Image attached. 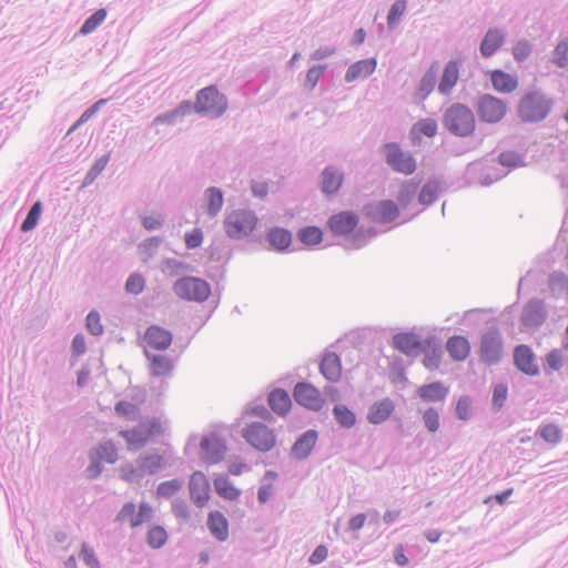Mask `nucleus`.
Returning <instances> with one entry per match:
<instances>
[{
  "label": "nucleus",
  "instance_id": "1a4fd4ad",
  "mask_svg": "<svg viewBox=\"0 0 568 568\" xmlns=\"http://www.w3.org/2000/svg\"><path fill=\"white\" fill-rule=\"evenodd\" d=\"M395 400L390 397L376 399L367 407L366 422L374 426L393 422L395 424V432L403 434L404 422L402 416L397 414Z\"/></svg>",
  "mask_w": 568,
  "mask_h": 568
},
{
  "label": "nucleus",
  "instance_id": "c756f323",
  "mask_svg": "<svg viewBox=\"0 0 568 568\" xmlns=\"http://www.w3.org/2000/svg\"><path fill=\"white\" fill-rule=\"evenodd\" d=\"M342 358L336 352L325 349L320 362V373L329 383H338L342 378Z\"/></svg>",
  "mask_w": 568,
  "mask_h": 568
},
{
  "label": "nucleus",
  "instance_id": "3c124183",
  "mask_svg": "<svg viewBox=\"0 0 568 568\" xmlns=\"http://www.w3.org/2000/svg\"><path fill=\"white\" fill-rule=\"evenodd\" d=\"M161 270L169 276H179L181 274L187 275L186 273L194 272L195 267L185 261L174 257H164L161 262Z\"/></svg>",
  "mask_w": 568,
  "mask_h": 568
},
{
  "label": "nucleus",
  "instance_id": "052dcab7",
  "mask_svg": "<svg viewBox=\"0 0 568 568\" xmlns=\"http://www.w3.org/2000/svg\"><path fill=\"white\" fill-rule=\"evenodd\" d=\"M119 473L120 478L129 484H138L145 477L141 466L138 464L134 466L130 462L123 463L119 468Z\"/></svg>",
  "mask_w": 568,
  "mask_h": 568
},
{
  "label": "nucleus",
  "instance_id": "4468645a",
  "mask_svg": "<svg viewBox=\"0 0 568 568\" xmlns=\"http://www.w3.org/2000/svg\"><path fill=\"white\" fill-rule=\"evenodd\" d=\"M465 63V55L462 52L452 57L443 67L438 79L437 92L444 97L452 94L460 79V70Z\"/></svg>",
  "mask_w": 568,
  "mask_h": 568
},
{
  "label": "nucleus",
  "instance_id": "ddd939ff",
  "mask_svg": "<svg viewBox=\"0 0 568 568\" xmlns=\"http://www.w3.org/2000/svg\"><path fill=\"white\" fill-rule=\"evenodd\" d=\"M550 111V102L538 92L523 97L518 105V114L523 121L536 122L544 120Z\"/></svg>",
  "mask_w": 568,
  "mask_h": 568
},
{
  "label": "nucleus",
  "instance_id": "09e8293b",
  "mask_svg": "<svg viewBox=\"0 0 568 568\" xmlns=\"http://www.w3.org/2000/svg\"><path fill=\"white\" fill-rule=\"evenodd\" d=\"M493 310L486 308H474L466 311L462 318V324L465 326H474L479 327L480 325L489 326L490 322L497 320V317L491 316Z\"/></svg>",
  "mask_w": 568,
  "mask_h": 568
},
{
  "label": "nucleus",
  "instance_id": "6e6552de",
  "mask_svg": "<svg viewBox=\"0 0 568 568\" xmlns=\"http://www.w3.org/2000/svg\"><path fill=\"white\" fill-rule=\"evenodd\" d=\"M241 435L253 449L263 454L271 452L277 444L275 430L261 420L247 423Z\"/></svg>",
  "mask_w": 568,
  "mask_h": 568
},
{
  "label": "nucleus",
  "instance_id": "a19ab883",
  "mask_svg": "<svg viewBox=\"0 0 568 568\" xmlns=\"http://www.w3.org/2000/svg\"><path fill=\"white\" fill-rule=\"evenodd\" d=\"M516 366L528 375H536L539 371L534 352L527 345H519L514 353Z\"/></svg>",
  "mask_w": 568,
  "mask_h": 568
},
{
  "label": "nucleus",
  "instance_id": "c03bdc74",
  "mask_svg": "<svg viewBox=\"0 0 568 568\" xmlns=\"http://www.w3.org/2000/svg\"><path fill=\"white\" fill-rule=\"evenodd\" d=\"M89 450L102 462L110 465L115 464L120 458L119 448L112 438H104L100 440Z\"/></svg>",
  "mask_w": 568,
  "mask_h": 568
},
{
  "label": "nucleus",
  "instance_id": "58836bf2",
  "mask_svg": "<svg viewBox=\"0 0 568 568\" xmlns=\"http://www.w3.org/2000/svg\"><path fill=\"white\" fill-rule=\"evenodd\" d=\"M446 349L454 362H464L470 355L471 346L464 335L454 334L446 342Z\"/></svg>",
  "mask_w": 568,
  "mask_h": 568
},
{
  "label": "nucleus",
  "instance_id": "603ef678",
  "mask_svg": "<svg viewBox=\"0 0 568 568\" xmlns=\"http://www.w3.org/2000/svg\"><path fill=\"white\" fill-rule=\"evenodd\" d=\"M407 0H395L387 12V30L394 31L398 28L407 10Z\"/></svg>",
  "mask_w": 568,
  "mask_h": 568
},
{
  "label": "nucleus",
  "instance_id": "20e7f679",
  "mask_svg": "<svg viewBox=\"0 0 568 568\" xmlns=\"http://www.w3.org/2000/svg\"><path fill=\"white\" fill-rule=\"evenodd\" d=\"M258 223L260 219L254 210L241 207L225 214L223 229L227 239L242 241L256 231Z\"/></svg>",
  "mask_w": 568,
  "mask_h": 568
},
{
  "label": "nucleus",
  "instance_id": "49530a36",
  "mask_svg": "<svg viewBox=\"0 0 568 568\" xmlns=\"http://www.w3.org/2000/svg\"><path fill=\"white\" fill-rule=\"evenodd\" d=\"M466 174L469 179H476L481 186H489L497 181L496 169H485L481 163H470L467 166Z\"/></svg>",
  "mask_w": 568,
  "mask_h": 568
},
{
  "label": "nucleus",
  "instance_id": "7c9ffc66",
  "mask_svg": "<svg viewBox=\"0 0 568 568\" xmlns=\"http://www.w3.org/2000/svg\"><path fill=\"white\" fill-rule=\"evenodd\" d=\"M476 114L480 122L497 123V97L490 93L479 94L474 102Z\"/></svg>",
  "mask_w": 568,
  "mask_h": 568
},
{
  "label": "nucleus",
  "instance_id": "423d86ee",
  "mask_svg": "<svg viewBox=\"0 0 568 568\" xmlns=\"http://www.w3.org/2000/svg\"><path fill=\"white\" fill-rule=\"evenodd\" d=\"M172 290L180 300L186 302L204 303L212 295L211 284L194 275L181 276L173 283Z\"/></svg>",
  "mask_w": 568,
  "mask_h": 568
},
{
  "label": "nucleus",
  "instance_id": "4be33fe9",
  "mask_svg": "<svg viewBox=\"0 0 568 568\" xmlns=\"http://www.w3.org/2000/svg\"><path fill=\"white\" fill-rule=\"evenodd\" d=\"M477 353L484 364H497V320L481 332Z\"/></svg>",
  "mask_w": 568,
  "mask_h": 568
},
{
  "label": "nucleus",
  "instance_id": "bb28decb",
  "mask_svg": "<svg viewBox=\"0 0 568 568\" xmlns=\"http://www.w3.org/2000/svg\"><path fill=\"white\" fill-rule=\"evenodd\" d=\"M422 183V178L418 175L405 180L400 183L398 192L396 194L395 203L398 205L399 215L407 211L413 204L414 200H417V193Z\"/></svg>",
  "mask_w": 568,
  "mask_h": 568
},
{
  "label": "nucleus",
  "instance_id": "338daca9",
  "mask_svg": "<svg viewBox=\"0 0 568 568\" xmlns=\"http://www.w3.org/2000/svg\"><path fill=\"white\" fill-rule=\"evenodd\" d=\"M244 414L258 417L263 422H271L273 419L271 410L258 400L250 402L244 408Z\"/></svg>",
  "mask_w": 568,
  "mask_h": 568
},
{
  "label": "nucleus",
  "instance_id": "69168bd1",
  "mask_svg": "<svg viewBox=\"0 0 568 568\" xmlns=\"http://www.w3.org/2000/svg\"><path fill=\"white\" fill-rule=\"evenodd\" d=\"M183 486V481L180 478H173L160 483L156 487V495L161 498L169 499L175 496Z\"/></svg>",
  "mask_w": 568,
  "mask_h": 568
},
{
  "label": "nucleus",
  "instance_id": "f8f14e48",
  "mask_svg": "<svg viewBox=\"0 0 568 568\" xmlns=\"http://www.w3.org/2000/svg\"><path fill=\"white\" fill-rule=\"evenodd\" d=\"M345 183V172L335 164H326L317 176V189L326 201H333Z\"/></svg>",
  "mask_w": 568,
  "mask_h": 568
},
{
  "label": "nucleus",
  "instance_id": "774afa93",
  "mask_svg": "<svg viewBox=\"0 0 568 568\" xmlns=\"http://www.w3.org/2000/svg\"><path fill=\"white\" fill-rule=\"evenodd\" d=\"M79 558L88 568H101V564L97 552L94 551L93 547L90 546L88 542H82L79 551Z\"/></svg>",
  "mask_w": 568,
  "mask_h": 568
},
{
  "label": "nucleus",
  "instance_id": "0e129e2a",
  "mask_svg": "<svg viewBox=\"0 0 568 568\" xmlns=\"http://www.w3.org/2000/svg\"><path fill=\"white\" fill-rule=\"evenodd\" d=\"M87 349L85 336L83 333H77L70 344V366H73L87 353Z\"/></svg>",
  "mask_w": 568,
  "mask_h": 568
},
{
  "label": "nucleus",
  "instance_id": "b1692460",
  "mask_svg": "<svg viewBox=\"0 0 568 568\" xmlns=\"http://www.w3.org/2000/svg\"><path fill=\"white\" fill-rule=\"evenodd\" d=\"M449 394V386L445 382L436 379L416 387L415 397L426 404L445 403Z\"/></svg>",
  "mask_w": 568,
  "mask_h": 568
},
{
  "label": "nucleus",
  "instance_id": "e433bc0d",
  "mask_svg": "<svg viewBox=\"0 0 568 568\" xmlns=\"http://www.w3.org/2000/svg\"><path fill=\"white\" fill-rule=\"evenodd\" d=\"M215 493L224 500L237 501L242 496V489L237 488L227 474L216 473L213 475Z\"/></svg>",
  "mask_w": 568,
  "mask_h": 568
},
{
  "label": "nucleus",
  "instance_id": "de8ad7c7",
  "mask_svg": "<svg viewBox=\"0 0 568 568\" xmlns=\"http://www.w3.org/2000/svg\"><path fill=\"white\" fill-rule=\"evenodd\" d=\"M44 211V204L41 200H36L28 209L26 217L19 226L21 233H29L37 229Z\"/></svg>",
  "mask_w": 568,
  "mask_h": 568
},
{
  "label": "nucleus",
  "instance_id": "a878e982",
  "mask_svg": "<svg viewBox=\"0 0 568 568\" xmlns=\"http://www.w3.org/2000/svg\"><path fill=\"white\" fill-rule=\"evenodd\" d=\"M143 338L150 348L165 352L172 345L174 336L170 329L159 324H151L145 328Z\"/></svg>",
  "mask_w": 568,
  "mask_h": 568
},
{
  "label": "nucleus",
  "instance_id": "37998d69",
  "mask_svg": "<svg viewBox=\"0 0 568 568\" xmlns=\"http://www.w3.org/2000/svg\"><path fill=\"white\" fill-rule=\"evenodd\" d=\"M170 535L164 525L150 523L145 532V544L152 550L162 549L169 541Z\"/></svg>",
  "mask_w": 568,
  "mask_h": 568
},
{
  "label": "nucleus",
  "instance_id": "6e6d98bb",
  "mask_svg": "<svg viewBox=\"0 0 568 568\" xmlns=\"http://www.w3.org/2000/svg\"><path fill=\"white\" fill-rule=\"evenodd\" d=\"M327 69H328L327 63L312 64L305 73V78L303 81V88L306 91L312 92L316 88V85L318 84V82L321 81V79L323 78L325 72L327 71Z\"/></svg>",
  "mask_w": 568,
  "mask_h": 568
},
{
  "label": "nucleus",
  "instance_id": "5fc2aeb1",
  "mask_svg": "<svg viewBox=\"0 0 568 568\" xmlns=\"http://www.w3.org/2000/svg\"><path fill=\"white\" fill-rule=\"evenodd\" d=\"M114 414L129 422L139 420L142 416L141 408L126 399H120L114 404Z\"/></svg>",
  "mask_w": 568,
  "mask_h": 568
},
{
  "label": "nucleus",
  "instance_id": "8fccbe9b",
  "mask_svg": "<svg viewBox=\"0 0 568 568\" xmlns=\"http://www.w3.org/2000/svg\"><path fill=\"white\" fill-rule=\"evenodd\" d=\"M108 9L99 8L87 17L79 27L75 37H85L93 33L106 19Z\"/></svg>",
  "mask_w": 568,
  "mask_h": 568
},
{
  "label": "nucleus",
  "instance_id": "72a5a7b5",
  "mask_svg": "<svg viewBox=\"0 0 568 568\" xmlns=\"http://www.w3.org/2000/svg\"><path fill=\"white\" fill-rule=\"evenodd\" d=\"M376 68V57H369L352 62L344 74V81L346 83H352L359 79H367L375 72Z\"/></svg>",
  "mask_w": 568,
  "mask_h": 568
},
{
  "label": "nucleus",
  "instance_id": "a18cd8bd",
  "mask_svg": "<svg viewBox=\"0 0 568 568\" xmlns=\"http://www.w3.org/2000/svg\"><path fill=\"white\" fill-rule=\"evenodd\" d=\"M296 239L307 248L314 250L322 244L324 232L317 225H304L296 231Z\"/></svg>",
  "mask_w": 568,
  "mask_h": 568
},
{
  "label": "nucleus",
  "instance_id": "f257e3e1",
  "mask_svg": "<svg viewBox=\"0 0 568 568\" xmlns=\"http://www.w3.org/2000/svg\"><path fill=\"white\" fill-rule=\"evenodd\" d=\"M325 227L333 235L343 237L355 250L366 246L371 240L381 233L373 225L359 226V214L352 209L331 214Z\"/></svg>",
  "mask_w": 568,
  "mask_h": 568
},
{
  "label": "nucleus",
  "instance_id": "2eb2a0df",
  "mask_svg": "<svg viewBox=\"0 0 568 568\" xmlns=\"http://www.w3.org/2000/svg\"><path fill=\"white\" fill-rule=\"evenodd\" d=\"M293 398L297 405L312 412H320L325 405L320 389L305 379L297 382L294 386Z\"/></svg>",
  "mask_w": 568,
  "mask_h": 568
},
{
  "label": "nucleus",
  "instance_id": "680f3d73",
  "mask_svg": "<svg viewBox=\"0 0 568 568\" xmlns=\"http://www.w3.org/2000/svg\"><path fill=\"white\" fill-rule=\"evenodd\" d=\"M84 327L87 332L94 337H100L104 334V326L101 323V315L97 308H91L88 312L84 318Z\"/></svg>",
  "mask_w": 568,
  "mask_h": 568
},
{
  "label": "nucleus",
  "instance_id": "864d4df0",
  "mask_svg": "<svg viewBox=\"0 0 568 568\" xmlns=\"http://www.w3.org/2000/svg\"><path fill=\"white\" fill-rule=\"evenodd\" d=\"M479 53L488 59L497 53V26H490L479 43Z\"/></svg>",
  "mask_w": 568,
  "mask_h": 568
},
{
  "label": "nucleus",
  "instance_id": "c9c22d12",
  "mask_svg": "<svg viewBox=\"0 0 568 568\" xmlns=\"http://www.w3.org/2000/svg\"><path fill=\"white\" fill-rule=\"evenodd\" d=\"M270 410L280 417H286L292 410V398L288 392L282 387H275L267 396Z\"/></svg>",
  "mask_w": 568,
  "mask_h": 568
},
{
  "label": "nucleus",
  "instance_id": "2f4dec72",
  "mask_svg": "<svg viewBox=\"0 0 568 568\" xmlns=\"http://www.w3.org/2000/svg\"><path fill=\"white\" fill-rule=\"evenodd\" d=\"M190 106L191 100L184 99L180 101L174 108L156 114L152 120L151 125H174L178 120H183L184 118L191 115Z\"/></svg>",
  "mask_w": 568,
  "mask_h": 568
},
{
  "label": "nucleus",
  "instance_id": "6ab92c4d",
  "mask_svg": "<svg viewBox=\"0 0 568 568\" xmlns=\"http://www.w3.org/2000/svg\"><path fill=\"white\" fill-rule=\"evenodd\" d=\"M439 69V61L433 60L415 85L412 93L413 103H423L437 89Z\"/></svg>",
  "mask_w": 568,
  "mask_h": 568
},
{
  "label": "nucleus",
  "instance_id": "c85d7f7f",
  "mask_svg": "<svg viewBox=\"0 0 568 568\" xmlns=\"http://www.w3.org/2000/svg\"><path fill=\"white\" fill-rule=\"evenodd\" d=\"M136 464L141 466L145 476L156 475L166 467L168 457L160 449L151 448L136 458Z\"/></svg>",
  "mask_w": 568,
  "mask_h": 568
},
{
  "label": "nucleus",
  "instance_id": "13d9d810",
  "mask_svg": "<svg viewBox=\"0 0 568 568\" xmlns=\"http://www.w3.org/2000/svg\"><path fill=\"white\" fill-rule=\"evenodd\" d=\"M139 424L143 425L144 433L150 442L164 434V427L161 419L156 416H141Z\"/></svg>",
  "mask_w": 568,
  "mask_h": 568
},
{
  "label": "nucleus",
  "instance_id": "e2e57ef3",
  "mask_svg": "<svg viewBox=\"0 0 568 568\" xmlns=\"http://www.w3.org/2000/svg\"><path fill=\"white\" fill-rule=\"evenodd\" d=\"M146 286V280L140 272H132L126 277L124 291L128 294L140 295Z\"/></svg>",
  "mask_w": 568,
  "mask_h": 568
},
{
  "label": "nucleus",
  "instance_id": "4c0bfd02",
  "mask_svg": "<svg viewBox=\"0 0 568 568\" xmlns=\"http://www.w3.org/2000/svg\"><path fill=\"white\" fill-rule=\"evenodd\" d=\"M224 204V191L219 186H207L203 193L202 209L210 216L215 217Z\"/></svg>",
  "mask_w": 568,
  "mask_h": 568
},
{
  "label": "nucleus",
  "instance_id": "5701e85b",
  "mask_svg": "<svg viewBox=\"0 0 568 568\" xmlns=\"http://www.w3.org/2000/svg\"><path fill=\"white\" fill-rule=\"evenodd\" d=\"M420 354L423 355L422 363L428 371L433 372L438 369L443 359L442 339L435 334H428L425 337Z\"/></svg>",
  "mask_w": 568,
  "mask_h": 568
},
{
  "label": "nucleus",
  "instance_id": "7ed1b4c3",
  "mask_svg": "<svg viewBox=\"0 0 568 568\" xmlns=\"http://www.w3.org/2000/svg\"><path fill=\"white\" fill-rule=\"evenodd\" d=\"M445 130L458 138H469L476 130V118L471 108L456 102L449 105L442 118Z\"/></svg>",
  "mask_w": 568,
  "mask_h": 568
},
{
  "label": "nucleus",
  "instance_id": "79ce46f5",
  "mask_svg": "<svg viewBox=\"0 0 568 568\" xmlns=\"http://www.w3.org/2000/svg\"><path fill=\"white\" fill-rule=\"evenodd\" d=\"M272 70L270 67L258 69L253 75L248 77L241 87L243 97H252L258 93L261 88L271 79Z\"/></svg>",
  "mask_w": 568,
  "mask_h": 568
},
{
  "label": "nucleus",
  "instance_id": "0eeeda50",
  "mask_svg": "<svg viewBox=\"0 0 568 568\" xmlns=\"http://www.w3.org/2000/svg\"><path fill=\"white\" fill-rule=\"evenodd\" d=\"M364 219L377 225L393 224L390 229L399 225L396 223L400 217L398 205L392 199L371 200L361 210Z\"/></svg>",
  "mask_w": 568,
  "mask_h": 568
},
{
  "label": "nucleus",
  "instance_id": "f3484780",
  "mask_svg": "<svg viewBox=\"0 0 568 568\" xmlns=\"http://www.w3.org/2000/svg\"><path fill=\"white\" fill-rule=\"evenodd\" d=\"M264 241L268 251L287 254L295 251L293 233L291 230L280 225H272L264 232Z\"/></svg>",
  "mask_w": 568,
  "mask_h": 568
},
{
  "label": "nucleus",
  "instance_id": "ea45409f",
  "mask_svg": "<svg viewBox=\"0 0 568 568\" xmlns=\"http://www.w3.org/2000/svg\"><path fill=\"white\" fill-rule=\"evenodd\" d=\"M332 415L339 429L349 430L358 424V416L356 412L347 404H334Z\"/></svg>",
  "mask_w": 568,
  "mask_h": 568
},
{
  "label": "nucleus",
  "instance_id": "412c9836",
  "mask_svg": "<svg viewBox=\"0 0 568 568\" xmlns=\"http://www.w3.org/2000/svg\"><path fill=\"white\" fill-rule=\"evenodd\" d=\"M447 182L443 175L433 174L419 186L417 203L422 211L435 204L440 195L447 191Z\"/></svg>",
  "mask_w": 568,
  "mask_h": 568
},
{
  "label": "nucleus",
  "instance_id": "aec40b11",
  "mask_svg": "<svg viewBox=\"0 0 568 568\" xmlns=\"http://www.w3.org/2000/svg\"><path fill=\"white\" fill-rule=\"evenodd\" d=\"M189 496L194 506L202 509L207 506L212 497V487L206 475L201 470H194L189 479Z\"/></svg>",
  "mask_w": 568,
  "mask_h": 568
},
{
  "label": "nucleus",
  "instance_id": "bf43d9fd",
  "mask_svg": "<svg viewBox=\"0 0 568 568\" xmlns=\"http://www.w3.org/2000/svg\"><path fill=\"white\" fill-rule=\"evenodd\" d=\"M454 416L460 422H468L473 417V398L464 394L458 397L454 405Z\"/></svg>",
  "mask_w": 568,
  "mask_h": 568
},
{
  "label": "nucleus",
  "instance_id": "a211bd4d",
  "mask_svg": "<svg viewBox=\"0 0 568 568\" xmlns=\"http://www.w3.org/2000/svg\"><path fill=\"white\" fill-rule=\"evenodd\" d=\"M320 438V432L315 428H307L306 430L296 435L288 456L295 462H305L315 450Z\"/></svg>",
  "mask_w": 568,
  "mask_h": 568
},
{
  "label": "nucleus",
  "instance_id": "473e14b6",
  "mask_svg": "<svg viewBox=\"0 0 568 568\" xmlns=\"http://www.w3.org/2000/svg\"><path fill=\"white\" fill-rule=\"evenodd\" d=\"M205 253L211 262L223 264H227L233 256L230 241L220 234L213 236L210 245L205 248Z\"/></svg>",
  "mask_w": 568,
  "mask_h": 568
},
{
  "label": "nucleus",
  "instance_id": "dca6fc26",
  "mask_svg": "<svg viewBox=\"0 0 568 568\" xmlns=\"http://www.w3.org/2000/svg\"><path fill=\"white\" fill-rule=\"evenodd\" d=\"M425 337H422L415 329H403L393 334L389 345L397 352L416 357L420 355Z\"/></svg>",
  "mask_w": 568,
  "mask_h": 568
},
{
  "label": "nucleus",
  "instance_id": "f03ea898",
  "mask_svg": "<svg viewBox=\"0 0 568 568\" xmlns=\"http://www.w3.org/2000/svg\"><path fill=\"white\" fill-rule=\"evenodd\" d=\"M229 109V99L221 92L216 83L207 84L194 93L191 100V114L210 120L220 119Z\"/></svg>",
  "mask_w": 568,
  "mask_h": 568
},
{
  "label": "nucleus",
  "instance_id": "9d476101",
  "mask_svg": "<svg viewBox=\"0 0 568 568\" xmlns=\"http://www.w3.org/2000/svg\"><path fill=\"white\" fill-rule=\"evenodd\" d=\"M227 453V442L224 435L216 430L204 434L199 444V458L207 465L213 466L224 460Z\"/></svg>",
  "mask_w": 568,
  "mask_h": 568
},
{
  "label": "nucleus",
  "instance_id": "393cba45",
  "mask_svg": "<svg viewBox=\"0 0 568 568\" xmlns=\"http://www.w3.org/2000/svg\"><path fill=\"white\" fill-rule=\"evenodd\" d=\"M149 373L153 378H170L173 375L176 359L168 354L145 352Z\"/></svg>",
  "mask_w": 568,
  "mask_h": 568
},
{
  "label": "nucleus",
  "instance_id": "cd10ccee",
  "mask_svg": "<svg viewBox=\"0 0 568 568\" xmlns=\"http://www.w3.org/2000/svg\"><path fill=\"white\" fill-rule=\"evenodd\" d=\"M206 528L210 535L219 542H225L230 537V521L217 509L210 510L206 516Z\"/></svg>",
  "mask_w": 568,
  "mask_h": 568
},
{
  "label": "nucleus",
  "instance_id": "9b49d317",
  "mask_svg": "<svg viewBox=\"0 0 568 568\" xmlns=\"http://www.w3.org/2000/svg\"><path fill=\"white\" fill-rule=\"evenodd\" d=\"M154 514L155 510L149 501L141 500L136 505L133 500H129L121 506L114 521L119 524L128 521L132 529H136L143 524H150L154 518Z\"/></svg>",
  "mask_w": 568,
  "mask_h": 568
},
{
  "label": "nucleus",
  "instance_id": "39448f33",
  "mask_svg": "<svg viewBox=\"0 0 568 568\" xmlns=\"http://www.w3.org/2000/svg\"><path fill=\"white\" fill-rule=\"evenodd\" d=\"M378 152L393 172L412 175L417 170V161L414 154L404 150L398 142H384L379 145Z\"/></svg>",
  "mask_w": 568,
  "mask_h": 568
},
{
  "label": "nucleus",
  "instance_id": "4d7b16f0",
  "mask_svg": "<svg viewBox=\"0 0 568 568\" xmlns=\"http://www.w3.org/2000/svg\"><path fill=\"white\" fill-rule=\"evenodd\" d=\"M422 423L429 434H435L440 428L439 410L435 406H427L425 409L418 408Z\"/></svg>",
  "mask_w": 568,
  "mask_h": 568
},
{
  "label": "nucleus",
  "instance_id": "f704fd0d",
  "mask_svg": "<svg viewBox=\"0 0 568 568\" xmlns=\"http://www.w3.org/2000/svg\"><path fill=\"white\" fill-rule=\"evenodd\" d=\"M118 436L125 442L126 448L131 453L142 450L150 443L144 433L143 425L139 423L130 428H121L118 432Z\"/></svg>",
  "mask_w": 568,
  "mask_h": 568
}]
</instances>
